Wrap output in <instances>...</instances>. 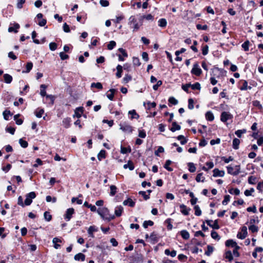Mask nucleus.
<instances>
[{"instance_id":"f257e3e1","label":"nucleus","mask_w":263,"mask_h":263,"mask_svg":"<svg viewBox=\"0 0 263 263\" xmlns=\"http://www.w3.org/2000/svg\"><path fill=\"white\" fill-rule=\"evenodd\" d=\"M97 213L102 219L107 220L108 222L115 218V216L114 215L110 214L109 213V210L106 207L98 208L97 210Z\"/></svg>"},{"instance_id":"f03ea898","label":"nucleus","mask_w":263,"mask_h":263,"mask_svg":"<svg viewBox=\"0 0 263 263\" xmlns=\"http://www.w3.org/2000/svg\"><path fill=\"white\" fill-rule=\"evenodd\" d=\"M233 118V115L229 112L223 111L220 115V121L226 123L227 125H228L227 121L229 120H232Z\"/></svg>"},{"instance_id":"7ed1b4c3","label":"nucleus","mask_w":263,"mask_h":263,"mask_svg":"<svg viewBox=\"0 0 263 263\" xmlns=\"http://www.w3.org/2000/svg\"><path fill=\"white\" fill-rule=\"evenodd\" d=\"M132 24H134L133 31H138L139 29L140 26L138 24V23H137V20L135 18V16H133V15L131 16L129 18L128 24L129 25H132Z\"/></svg>"},{"instance_id":"20e7f679","label":"nucleus","mask_w":263,"mask_h":263,"mask_svg":"<svg viewBox=\"0 0 263 263\" xmlns=\"http://www.w3.org/2000/svg\"><path fill=\"white\" fill-rule=\"evenodd\" d=\"M191 72L192 74H194L198 77L202 74V71L201 69L199 67L198 63H196L194 64L193 67Z\"/></svg>"},{"instance_id":"39448f33","label":"nucleus","mask_w":263,"mask_h":263,"mask_svg":"<svg viewBox=\"0 0 263 263\" xmlns=\"http://www.w3.org/2000/svg\"><path fill=\"white\" fill-rule=\"evenodd\" d=\"M118 51L121 54H118V59L119 61H124L125 58L128 57V53L126 50L122 48H120Z\"/></svg>"},{"instance_id":"423d86ee","label":"nucleus","mask_w":263,"mask_h":263,"mask_svg":"<svg viewBox=\"0 0 263 263\" xmlns=\"http://www.w3.org/2000/svg\"><path fill=\"white\" fill-rule=\"evenodd\" d=\"M241 232H238L237 237L240 239H243L248 235L247 228L246 226H243L241 228Z\"/></svg>"},{"instance_id":"0eeeda50","label":"nucleus","mask_w":263,"mask_h":263,"mask_svg":"<svg viewBox=\"0 0 263 263\" xmlns=\"http://www.w3.org/2000/svg\"><path fill=\"white\" fill-rule=\"evenodd\" d=\"M74 213V210L73 208H71L68 209L66 210V213L64 216V218L67 221H69L71 219V218H72V215Z\"/></svg>"},{"instance_id":"6e6552de","label":"nucleus","mask_w":263,"mask_h":263,"mask_svg":"<svg viewBox=\"0 0 263 263\" xmlns=\"http://www.w3.org/2000/svg\"><path fill=\"white\" fill-rule=\"evenodd\" d=\"M84 109L83 107H78L76 108L74 110V114L73 115V118H80L82 117V115L83 114Z\"/></svg>"},{"instance_id":"1a4fd4ad","label":"nucleus","mask_w":263,"mask_h":263,"mask_svg":"<svg viewBox=\"0 0 263 263\" xmlns=\"http://www.w3.org/2000/svg\"><path fill=\"white\" fill-rule=\"evenodd\" d=\"M120 129L123 132L128 133H132L133 130V127L125 123L120 125Z\"/></svg>"},{"instance_id":"9d476101","label":"nucleus","mask_w":263,"mask_h":263,"mask_svg":"<svg viewBox=\"0 0 263 263\" xmlns=\"http://www.w3.org/2000/svg\"><path fill=\"white\" fill-rule=\"evenodd\" d=\"M239 83H242V86L239 87V89L240 90H246L252 88L251 86H248V82L246 80H241L239 81Z\"/></svg>"},{"instance_id":"9b49d317","label":"nucleus","mask_w":263,"mask_h":263,"mask_svg":"<svg viewBox=\"0 0 263 263\" xmlns=\"http://www.w3.org/2000/svg\"><path fill=\"white\" fill-rule=\"evenodd\" d=\"M180 208L181 209L180 211L183 215L185 216L189 215V211L191 210L190 208H187L183 204L180 205Z\"/></svg>"},{"instance_id":"f8f14e48","label":"nucleus","mask_w":263,"mask_h":263,"mask_svg":"<svg viewBox=\"0 0 263 263\" xmlns=\"http://www.w3.org/2000/svg\"><path fill=\"white\" fill-rule=\"evenodd\" d=\"M157 105V104L156 102H151L150 101H148L146 103L143 102V106L145 107L146 110H149L151 108H155L156 107Z\"/></svg>"},{"instance_id":"ddd939ff","label":"nucleus","mask_w":263,"mask_h":263,"mask_svg":"<svg viewBox=\"0 0 263 263\" xmlns=\"http://www.w3.org/2000/svg\"><path fill=\"white\" fill-rule=\"evenodd\" d=\"M71 119L70 117L64 118L62 121V124L65 128H68L71 126Z\"/></svg>"},{"instance_id":"4468645a","label":"nucleus","mask_w":263,"mask_h":263,"mask_svg":"<svg viewBox=\"0 0 263 263\" xmlns=\"http://www.w3.org/2000/svg\"><path fill=\"white\" fill-rule=\"evenodd\" d=\"M215 70L219 71L220 73L217 76L216 74H213V76H216L217 78H219L220 76H222L224 75V74H226L227 73V71L225 70H224L222 68H219L216 66H214V68L212 69L213 73L214 72V70Z\"/></svg>"},{"instance_id":"2eb2a0df","label":"nucleus","mask_w":263,"mask_h":263,"mask_svg":"<svg viewBox=\"0 0 263 263\" xmlns=\"http://www.w3.org/2000/svg\"><path fill=\"white\" fill-rule=\"evenodd\" d=\"M213 176L214 177H223L224 176L225 173L224 171H220L218 168H215L213 171Z\"/></svg>"},{"instance_id":"dca6fc26","label":"nucleus","mask_w":263,"mask_h":263,"mask_svg":"<svg viewBox=\"0 0 263 263\" xmlns=\"http://www.w3.org/2000/svg\"><path fill=\"white\" fill-rule=\"evenodd\" d=\"M124 205H128L131 208L135 206V202H134L130 198H128L127 199L124 200L123 202Z\"/></svg>"},{"instance_id":"f3484780","label":"nucleus","mask_w":263,"mask_h":263,"mask_svg":"<svg viewBox=\"0 0 263 263\" xmlns=\"http://www.w3.org/2000/svg\"><path fill=\"white\" fill-rule=\"evenodd\" d=\"M123 168L124 169L128 168L130 171H133L135 168V165L133 162L132 160H129L128 161L127 164H125L123 165Z\"/></svg>"},{"instance_id":"a211bd4d","label":"nucleus","mask_w":263,"mask_h":263,"mask_svg":"<svg viewBox=\"0 0 263 263\" xmlns=\"http://www.w3.org/2000/svg\"><path fill=\"white\" fill-rule=\"evenodd\" d=\"M181 129V126L178 124L176 122H173L172 124V127L170 128V130L172 132H175L176 130H179Z\"/></svg>"},{"instance_id":"6ab92c4d","label":"nucleus","mask_w":263,"mask_h":263,"mask_svg":"<svg viewBox=\"0 0 263 263\" xmlns=\"http://www.w3.org/2000/svg\"><path fill=\"white\" fill-rule=\"evenodd\" d=\"M123 212V208L121 205L118 206L116 208L115 210V216L120 217L121 216Z\"/></svg>"},{"instance_id":"aec40b11","label":"nucleus","mask_w":263,"mask_h":263,"mask_svg":"<svg viewBox=\"0 0 263 263\" xmlns=\"http://www.w3.org/2000/svg\"><path fill=\"white\" fill-rule=\"evenodd\" d=\"M74 259L76 260L83 261L85 259V255L82 253H79L74 255Z\"/></svg>"},{"instance_id":"412c9836","label":"nucleus","mask_w":263,"mask_h":263,"mask_svg":"<svg viewBox=\"0 0 263 263\" xmlns=\"http://www.w3.org/2000/svg\"><path fill=\"white\" fill-rule=\"evenodd\" d=\"M117 72L116 73V76L117 78L119 79L122 77V74L123 72V67L121 65H118L116 67Z\"/></svg>"},{"instance_id":"4be33fe9","label":"nucleus","mask_w":263,"mask_h":263,"mask_svg":"<svg viewBox=\"0 0 263 263\" xmlns=\"http://www.w3.org/2000/svg\"><path fill=\"white\" fill-rule=\"evenodd\" d=\"M205 119L209 121H213L214 120V116L211 111H207L205 114Z\"/></svg>"},{"instance_id":"5701e85b","label":"nucleus","mask_w":263,"mask_h":263,"mask_svg":"<svg viewBox=\"0 0 263 263\" xmlns=\"http://www.w3.org/2000/svg\"><path fill=\"white\" fill-rule=\"evenodd\" d=\"M106 152L104 149H102L100 151L97 155L98 159L99 161H101L103 159H105L106 157Z\"/></svg>"},{"instance_id":"b1692460","label":"nucleus","mask_w":263,"mask_h":263,"mask_svg":"<svg viewBox=\"0 0 263 263\" xmlns=\"http://www.w3.org/2000/svg\"><path fill=\"white\" fill-rule=\"evenodd\" d=\"M180 234L183 239L187 240L190 238V234L187 231L185 230L180 231Z\"/></svg>"},{"instance_id":"393cba45","label":"nucleus","mask_w":263,"mask_h":263,"mask_svg":"<svg viewBox=\"0 0 263 263\" xmlns=\"http://www.w3.org/2000/svg\"><path fill=\"white\" fill-rule=\"evenodd\" d=\"M173 220L172 219L168 218L164 221V223L167 224L166 228L168 231L172 230L173 229V225L172 224Z\"/></svg>"},{"instance_id":"a878e982","label":"nucleus","mask_w":263,"mask_h":263,"mask_svg":"<svg viewBox=\"0 0 263 263\" xmlns=\"http://www.w3.org/2000/svg\"><path fill=\"white\" fill-rule=\"evenodd\" d=\"M20 26L17 23H14L13 27H9L8 28V31L9 32H14L15 33H17L18 32L17 29H19Z\"/></svg>"},{"instance_id":"bb28decb","label":"nucleus","mask_w":263,"mask_h":263,"mask_svg":"<svg viewBox=\"0 0 263 263\" xmlns=\"http://www.w3.org/2000/svg\"><path fill=\"white\" fill-rule=\"evenodd\" d=\"M176 139L180 141V144L181 145L185 144L188 141V139L185 138L183 135H179L176 137Z\"/></svg>"},{"instance_id":"cd10ccee","label":"nucleus","mask_w":263,"mask_h":263,"mask_svg":"<svg viewBox=\"0 0 263 263\" xmlns=\"http://www.w3.org/2000/svg\"><path fill=\"white\" fill-rule=\"evenodd\" d=\"M4 81L7 84H10L12 81V77L7 73L4 74L3 76Z\"/></svg>"},{"instance_id":"c85d7f7f","label":"nucleus","mask_w":263,"mask_h":263,"mask_svg":"<svg viewBox=\"0 0 263 263\" xmlns=\"http://www.w3.org/2000/svg\"><path fill=\"white\" fill-rule=\"evenodd\" d=\"M13 115V113L11 112V111L9 110L6 109L4 110L3 112V115L4 117V118L5 120H9V116H12Z\"/></svg>"},{"instance_id":"c756f323","label":"nucleus","mask_w":263,"mask_h":263,"mask_svg":"<svg viewBox=\"0 0 263 263\" xmlns=\"http://www.w3.org/2000/svg\"><path fill=\"white\" fill-rule=\"evenodd\" d=\"M172 162H173L171 160H167L164 165V167L169 172H172L173 171V168L170 167V165L172 163Z\"/></svg>"},{"instance_id":"7c9ffc66","label":"nucleus","mask_w":263,"mask_h":263,"mask_svg":"<svg viewBox=\"0 0 263 263\" xmlns=\"http://www.w3.org/2000/svg\"><path fill=\"white\" fill-rule=\"evenodd\" d=\"M44 113V109L43 108H37L34 112L36 117L39 118H41Z\"/></svg>"},{"instance_id":"2f4dec72","label":"nucleus","mask_w":263,"mask_h":263,"mask_svg":"<svg viewBox=\"0 0 263 263\" xmlns=\"http://www.w3.org/2000/svg\"><path fill=\"white\" fill-rule=\"evenodd\" d=\"M40 88H41V91H40L41 96L42 97H46V96L48 95L46 93V91L45 90V89L47 88V86L45 84H42L40 86Z\"/></svg>"},{"instance_id":"473e14b6","label":"nucleus","mask_w":263,"mask_h":263,"mask_svg":"<svg viewBox=\"0 0 263 263\" xmlns=\"http://www.w3.org/2000/svg\"><path fill=\"white\" fill-rule=\"evenodd\" d=\"M97 231H98V230L95 226H91L89 227L87 231H88V233L89 235V236L92 237H93L94 235L93 234V233L95 232H96Z\"/></svg>"},{"instance_id":"72a5a7b5","label":"nucleus","mask_w":263,"mask_h":263,"mask_svg":"<svg viewBox=\"0 0 263 263\" xmlns=\"http://www.w3.org/2000/svg\"><path fill=\"white\" fill-rule=\"evenodd\" d=\"M158 23V26L162 28H165L167 25V21L164 18L159 19Z\"/></svg>"},{"instance_id":"f704fd0d","label":"nucleus","mask_w":263,"mask_h":263,"mask_svg":"<svg viewBox=\"0 0 263 263\" xmlns=\"http://www.w3.org/2000/svg\"><path fill=\"white\" fill-rule=\"evenodd\" d=\"M225 245L227 247H232L236 245V242L233 239H228L225 242Z\"/></svg>"},{"instance_id":"c9c22d12","label":"nucleus","mask_w":263,"mask_h":263,"mask_svg":"<svg viewBox=\"0 0 263 263\" xmlns=\"http://www.w3.org/2000/svg\"><path fill=\"white\" fill-rule=\"evenodd\" d=\"M128 114L131 115L130 119L132 120L134 119H138L139 118V115L136 112V110L133 109L128 111Z\"/></svg>"},{"instance_id":"e433bc0d","label":"nucleus","mask_w":263,"mask_h":263,"mask_svg":"<svg viewBox=\"0 0 263 263\" xmlns=\"http://www.w3.org/2000/svg\"><path fill=\"white\" fill-rule=\"evenodd\" d=\"M240 142V140L236 138H234L233 140V148L234 149H238L239 148Z\"/></svg>"},{"instance_id":"4c0bfd02","label":"nucleus","mask_w":263,"mask_h":263,"mask_svg":"<svg viewBox=\"0 0 263 263\" xmlns=\"http://www.w3.org/2000/svg\"><path fill=\"white\" fill-rule=\"evenodd\" d=\"M132 151L131 147L130 146H128L127 147H125L122 145L121 146V153L123 154H126L127 153H129Z\"/></svg>"},{"instance_id":"58836bf2","label":"nucleus","mask_w":263,"mask_h":263,"mask_svg":"<svg viewBox=\"0 0 263 263\" xmlns=\"http://www.w3.org/2000/svg\"><path fill=\"white\" fill-rule=\"evenodd\" d=\"M84 206L88 208H89L91 212H96V211H97V208L95 205L89 204L87 201H85L84 202Z\"/></svg>"},{"instance_id":"ea45409f","label":"nucleus","mask_w":263,"mask_h":263,"mask_svg":"<svg viewBox=\"0 0 263 263\" xmlns=\"http://www.w3.org/2000/svg\"><path fill=\"white\" fill-rule=\"evenodd\" d=\"M225 258L228 259L230 262H231L233 259V256L232 255V252L231 251L228 250L225 252Z\"/></svg>"},{"instance_id":"a19ab883","label":"nucleus","mask_w":263,"mask_h":263,"mask_svg":"<svg viewBox=\"0 0 263 263\" xmlns=\"http://www.w3.org/2000/svg\"><path fill=\"white\" fill-rule=\"evenodd\" d=\"M164 253L166 255H170L171 256L174 257L177 254V252L175 250H173L172 251H170L169 249H166L164 251Z\"/></svg>"},{"instance_id":"79ce46f5","label":"nucleus","mask_w":263,"mask_h":263,"mask_svg":"<svg viewBox=\"0 0 263 263\" xmlns=\"http://www.w3.org/2000/svg\"><path fill=\"white\" fill-rule=\"evenodd\" d=\"M187 165L191 173H194L196 171V168L194 163L189 162Z\"/></svg>"},{"instance_id":"37998d69","label":"nucleus","mask_w":263,"mask_h":263,"mask_svg":"<svg viewBox=\"0 0 263 263\" xmlns=\"http://www.w3.org/2000/svg\"><path fill=\"white\" fill-rule=\"evenodd\" d=\"M132 80V77L131 75L126 74L124 77L122 79V83L124 84H127Z\"/></svg>"},{"instance_id":"c03bdc74","label":"nucleus","mask_w":263,"mask_h":263,"mask_svg":"<svg viewBox=\"0 0 263 263\" xmlns=\"http://www.w3.org/2000/svg\"><path fill=\"white\" fill-rule=\"evenodd\" d=\"M109 91H110L111 93L110 94H108L107 95V97L110 101H112L114 98V95L115 92L116 91V89L114 88H111L109 90Z\"/></svg>"},{"instance_id":"a18cd8bd","label":"nucleus","mask_w":263,"mask_h":263,"mask_svg":"<svg viewBox=\"0 0 263 263\" xmlns=\"http://www.w3.org/2000/svg\"><path fill=\"white\" fill-rule=\"evenodd\" d=\"M55 99V97L52 95H48L46 96V99L49 100V102L48 103L50 105H53L54 103V100Z\"/></svg>"},{"instance_id":"49530a36","label":"nucleus","mask_w":263,"mask_h":263,"mask_svg":"<svg viewBox=\"0 0 263 263\" xmlns=\"http://www.w3.org/2000/svg\"><path fill=\"white\" fill-rule=\"evenodd\" d=\"M33 67V63L31 62H27L26 65V70L23 71V72H29Z\"/></svg>"},{"instance_id":"de8ad7c7","label":"nucleus","mask_w":263,"mask_h":263,"mask_svg":"<svg viewBox=\"0 0 263 263\" xmlns=\"http://www.w3.org/2000/svg\"><path fill=\"white\" fill-rule=\"evenodd\" d=\"M203 175L202 173H198L195 178L196 181L197 182H203L205 180V178L204 177H202Z\"/></svg>"},{"instance_id":"09e8293b","label":"nucleus","mask_w":263,"mask_h":263,"mask_svg":"<svg viewBox=\"0 0 263 263\" xmlns=\"http://www.w3.org/2000/svg\"><path fill=\"white\" fill-rule=\"evenodd\" d=\"M91 88L95 87L99 90H101L103 89V85L100 82L97 83H92L91 84Z\"/></svg>"},{"instance_id":"8fccbe9b","label":"nucleus","mask_w":263,"mask_h":263,"mask_svg":"<svg viewBox=\"0 0 263 263\" xmlns=\"http://www.w3.org/2000/svg\"><path fill=\"white\" fill-rule=\"evenodd\" d=\"M168 105L169 106H171V105H170V104H172V105H177L178 103V101L177 99H176L174 97H171L169 98L168 100Z\"/></svg>"},{"instance_id":"3c124183","label":"nucleus","mask_w":263,"mask_h":263,"mask_svg":"<svg viewBox=\"0 0 263 263\" xmlns=\"http://www.w3.org/2000/svg\"><path fill=\"white\" fill-rule=\"evenodd\" d=\"M21 116L20 114H17L14 115V120L15 121V123L17 125H20L23 124V120L22 119H18V117H19Z\"/></svg>"},{"instance_id":"603ef678","label":"nucleus","mask_w":263,"mask_h":263,"mask_svg":"<svg viewBox=\"0 0 263 263\" xmlns=\"http://www.w3.org/2000/svg\"><path fill=\"white\" fill-rule=\"evenodd\" d=\"M110 192L109 195L111 196H115L116 193H117V190L116 186L115 185H111L110 186Z\"/></svg>"},{"instance_id":"864d4df0","label":"nucleus","mask_w":263,"mask_h":263,"mask_svg":"<svg viewBox=\"0 0 263 263\" xmlns=\"http://www.w3.org/2000/svg\"><path fill=\"white\" fill-rule=\"evenodd\" d=\"M154 224V222L153 221H152L151 220H145L143 223V227L145 229H146V228H147L148 226H153Z\"/></svg>"},{"instance_id":"5fc2aeb1","label":"nucleus","mask_w":263,"mask_h":263,"mask_svg":"<svg viewBox=\"0 0 263 263\" xmlns=\"http://www.w3.org/2000/svg\"><path fill=\"white\" fill-rule=\"evenodd\" d=\"M214 251V247L211 245L207 246V250L205 251V254L207 256H210Z\"/></svg>"},{"instance_id":"6e6d98bb","label":"nucleus","mask_w":263,"mask_h":263,"mask_svg":"<svg viewBox=\"0 0 263 263\" xmlns=\"http://www.w3.org/2000/svg\"><path fill=\"white\" fill-rule=\"evenodd\" d=\"M249 45L250 42L247 40L241 45V47L245 51H249Z\"/></svg>"},{"instance_id":"4d7b16f0","label":"nucleus","mask_w":263,"mask_h":263,"mask_svg":"<svg viewBox=\"0 0 263 263\" xmlns=\"http://www.w3.org/2000/svg\"><path fill=\"white\" fill-rule=\"evenodd\" d=\"M195 210V215L197 216H199L201 215V210H200L199 205H195L194 207Z\"/></svg>"},{"instance_id":"13d9d810","label":"nucleus","mask_w":263,"mask_h":263,"mask_svg":"<svg viewBox=\"0 0 263 263\" xmlns=\"http://www.w3.org/2000/svg\"><path fill=\"white\" fill-rule=\"evenodd\" d=\"M247 130L246 129H238L235 131V134L238 138H241L242 137V134H245Z\"/></svg>"},{"instance_id":"bf43d9fd","label":"nucleus","mask_w":263,"mask_h":263,"mask_svg":"<svg viewBox=\"0 0 263 263\" xmlns=\"http://www.w3.org/2000/svg\"><path fill=\"white\" fill-rule=\"evenodd\" d=\"M116 46V43L114 41H111L107 44V49L109 50L113 49Z\"/></svg>"},{"instance_id":"052dcab7","label":"nucleus","mask_w":263,"mask_h":263,"mask_svg":"<svg viewBox=\"0 0 263 263\" xmlns=\"http://www.w3.org/2000/svg\"><path fill=\"white\" fill-rule=\"evenodd\" d=\"M190 87H191L193 90H200L201 89L200 84L199 82H196L193 84H191Z\"/></svg>"},{"instance_id":"680f3d73","label":"nucleus","mask_w":263,"mask_h":263,"mask_svg":"<svg viewBox=\"0 0 263 263\" xmlns=\"http://www.w3.org/2000/svg\"><path fill=\"white\" fill-rule=\"evenodd\" d=\"M212 238L219 240L220 239V236L218 235L217 232L215 231H212L211 234Z\"/></svg>"},{"instance_id":"e2e57ef3","label":"nucleus","mask_w":263,"mask_h":263,"mask_svg":"<svg viewBox=\"0 0 263 263\" xmlns=\"http://www.w3.org/2000/svg\"><path fill=\"white\" fill-rule=\"evenodd\" d=\"M249 230L253 233H256L258 231V227L254 224H252L249 227Z\"/></svg>"},{"instance_id":"0e129e2a","label":"nucleus","mask_w":263,"mask_h":263,"mask_svg":"<svg viewBox=\"0 0 263 263\" xmlns=\"http://www.w3.org/2000/svg\"><path fill=\"white\" fill-rule=\"evenodd\" d=\"M229 192L231 194H234L235 195H239V194H240V191L237 188H236V189H233V188H231V189L229 190Z\"/></svg>"},{"instance_id":"69168bd1","label":"nucleus","mask_w":263,"mask_h":263,"mask_svg":"<svg viewBox=\"0 0 263 263\" xmlns=\"http://www.w3.org/2000/svg\"><path fill=\"white\" fill-rule=\"evenodd\" d=\"M44 218L47 221H50L52 219V215L50 214L49 212L46 211L44 213Z\"/></svg>"},{"instance_id":"338daca9","label":"nucleus","mask_w":263,"mask_h":263,"mask_svg":"<svg viewBox=\"0 0 263 263\" xmlns=\"http://www.w3.org/2000/svg\"><path fill=\"white\" fill-rule=\"evenodd\" d=\"M133 63L134 66H139L141 65V62H140V60L137 57H133Z\"/></svg>"},{"instance_id":"774afa93","label":"nucleus","mask_w":263,"mask_h":263,"mask_svg":"<svg viewBox=\"0 0 263 263\" xmlns=\"http://www.w3.org/2000/svg\"><path fill=\"white\" fill-rule=\"evenodd\" d=\"M252 104L254 107H257L259 109L262 108V106L258 100H255L252 102Z\"/></svg>"}]
</instances>
